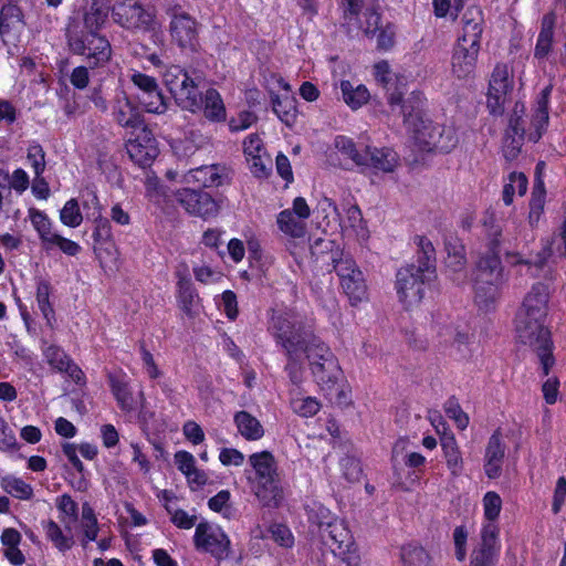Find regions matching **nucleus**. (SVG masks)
Returning a JSON list of instances; mask_svg holds the SVG:
<instances>
[{"mask_svg": "<svg viewBox=\"0 0 566 566\" xmlns=\"http://www.w3.org/2000/svg\"><path fill=\"white\" fill-rule=\"evenodd\" d=\"M418 245V265L410 264L398 270L396 289L400 302L407 306L418 304L423 297V285L436 273V250L424 237H416Z\"/></svg>", "mask_w": 566, "mask_h": 566, "instance_id": "nucleus-1", "label": "nucleus"}, {"mask_svg": "<svg viewBox=\"0 0 566 566\" xmlns=\"http://www.w3.org/2000/svg\"><path fill=\"white\" fill-rule=\"evenodd\" d=\"M252 472H247L251 494L263 507H279L284 499L277 461L270 451L249 455Z\"/></svg>", "mask_w": 566, "mask_h": 566, "instance_id": "nucleus-2", "label": "nucleus"}, {"mask_svg": "<svg viewBox=\"0 0 566 566\" xmlns=\"http://www.w3.org/2000/svg\"><path fill=\"white\" fill-rule=\"evenodd\" d=\"M65 36L70 51L73 54L85 56L90 67H98L109 61L111 44L98 32L83 29L78 22H69Z\"/></svg>", "mask_w": 566, "mask_h": 566, "instance_id": "nucleus-3", "label": "nucleus"}, {"mask_svg": "<svg viewBox=\"0 0 566 566\" xmlns=\"http://www.w3.org/2000/svg\"><path fill=\"white\" fill-rule=\"evenodd\" d=\"M518 342L530 347L538 356L545 375L554 364L551 333L544 325V318L518 313L515 319Z\"/></svg>", "mask_w": 566, "mask_h": 566, "instance_id": "nucleus-4", "label": "nucleus"}, {"mask_svg": "<svg viewBox=\"0 0 566 566\" xmlns=\"http://www.w3.org/2000/svg\"><path fill=\"white\" fill-rule=\"evenodd\" d=\"M342 156L339 164L347 166L352 161L358 166H370L385 172L394 171L398 164L397 154L388 146L377 147L369 144H336Z\"/></svg>", "mask_w": 566, "mask_h": 566, "instance_id": "nucleus-5", "label": "nucleus"}, {"mask_svg": "<svg viewBox=\"0 0 566 566\" xmlns=\"http://www.w3.org/2000/svg\"><path fill=\"white\" fill-rule=\"evenodd\" d=\"M409 441L406 438L398 439L391 450V464L396 482L408 491L420 480V469L426 463V458L408 450Z\"/></svg>", "mask_w": 566, "mask_h": 566, "instance_id": "nucleus-6", "label": "nucleus"}, {"mask_svg": "<svg viewBox=\"0 0 566 566\" xmlns=\"http://www.w3.org/2000/svg\"><path fill=\"white\" fill-rule=\"evenodd\" d=\"M164 82L181 108L196 112L201 107L202 97L198 86L184 69L171 65L164 74Z\"/></svg>", "mask_w": 566, "mask_h": 566, "instance_id": "nucleus-7", "label": "nucleus"}, {"mask_svg": "<svg viewBox=\"0 0 566 566\" xmlns=\"http://www.w3.org/2000/svg\"><path fill=\"white\" fill-rule=\"evenodd\" d=\"M112 17L117 24L130 31H154L158 24L155 13L138 0L117 1Z\"/></svg>", "mask_w": 566, "mask_h": 566, "instance_id": "nucleus-8", "label": "nucleus"}, {"mask_svg": "<svg viewBox=\"0 0 566 566\" xmlns=\"http://www.w3.org/2000/svg\"><path fill=\"white\" fill-rule=\"evenodd\" d=\"M175 198L188 214L203 220L217 217L220 210L213 197L202 190L181 188L175 192Z\"/></svg>", "mask_w": 566, "mask_h": 566, "instance_id": "nucleus-9", "label": "nucleus"}, {"mask_svg": "<svg viewBox=\"0 0 566 566\" xmlns=\"http://www.w3.org/2000/svg\"><path fill=\"white\" fill-rule=\"evenodd\" d=\"M200 24L189 13L175 10L171 14L169 32L172 41L184 51L197 52Z\"/></svg>", "mask_w": 566, "mask_h": 566, "instance_id": "nucleus-10", "label": "nucleus"}, {"mask_svg": "<svg viewBox=\"0 0 566 566\" xmlns=\"http://www.w3.org/2000/svg\"><path fill=\"white\" fill-rule=\"evenodd\" d=\"M193 542L198 549H203L218 559H224L229 556V537L221 528L213 527L208 522L197 524Z\"/></svg>", "mask_w": 566, "mask_h": 566, "instance_id": "nucleus-11", "label": "nucleus"}, {"mask_svg": "<svg viewBox=\"0 0 566 566\" xmlns=\"http://www.w3.org/2000/svg\"><path fill=\"white\" fill-rule=\"evenodd\" d=\"M513 88V76L506 64H497L490 78L488 93V108L494 115L504 112L507 95Z\"/></svg>", "mask_w": 566, "mask_h": 566, "instance_id": "nucleus-12", "label": "nucleus"}, {"mask_svg": "<svg viewBox=\"0 0 566 566\" xmlns=\"http://www.w3.org/2000/svg\"><path fill=\"white\" fill-rule=\"evenodd\" d=\"M501 229L495 227L490 232L493 237L491 241V251L481 256L476 262V271L474 281L480 283H503V268L501 260L497 256L495 249L500 244L499 238L501 237Z\"/></svg>", "mask_w": 566, "mask_h": 566, "instance_id": "nucleus-13", "label": "nucleus"}, {"mask_svg": "<svg viewBox=\"0 0 566 566\" xmlns=\"http://www.w3.org/2000/svg\"><path fill=\"white\" fill-rule=\"evenodd\" d=\"M230 179V170L222 165H202L188 170L181 176L180 182L198 185L202 188L220 187Z\"/></svg>", "mask_w": 566, "mask_h": 566, "instance_id": "nucleus-14", "label": "nucleus"}, {"mask_svg": "<svg viewBox=\"0 0 566 566\" xmlns=\"http://www.w3.org/2000/svg\"><path fill=\"white\" fill-rule=\"evenodd\" d=\"M271 328L291 359L293 358V355L298 352V346L302 344V337L308 333L303 331L301 327L296 328L294 323L281 314L272 317Z\"/></svg>", "mask_w": 566, "mask_h": 566, "instance_id": "nucleus-15", "label": "nucleus"}, {"mask_svg": "<svg viewBox=\"0 0 566 566\" xmlns=\"http://www.w3.org/2000/svg\"><path fill=\"white\" fill-rule=\"evenodd\" d=\"M115 120L124 126L140 130L142 134L136 136L134 142L142 139L143 142H151L155 137L153 132L145 125L140 113L128 99L118 102L114 111Z\"/></svg>", "mask_w": 566, "mask_h": 566, "instance_id": "nucleus-16", "label": "nucleus"}, {"mask_svg": "<svg viewBox=\"0 0 566 566\" xmlns=\"http://www.w3.org/2000/svg\"><path fill=\"white\" fill-rule=\"evenodd\" d=\"M479 51L480 46L457 42L451 59L452 74L459 80L473 76Z\"/></svg>", "mask_w": 566, "mask_h": 566, "instance_id": "nucleus-17", "label": "nucleus"}, {"mask_svg": "<svg viewBox=\"0 0 566 566\" xmlns=\"http://www.w3.org/2000/svg\"><path fill=\"white\" fill-rule=\"evenodd\" d=\"M44 357L52 368L66 374L76 384H84L85 375L83 370L62 348L54 345L49 346L44 350Z\"/></svg>", "mask_w": 566, "mask_h": 566, "instance_id": "nucleus-18", "label": "nucleus"}, {"mask_svg": "<svg viewBox=\"0 0 566 566\" xmlns=\"http://www.w3.org/2000/svg\"><path fill=\"white\" fill-rule=\"evenodd\" d=\"M505 457V446L502 442L500 430L494 431L485 449V474L490 479H496L502 471Z\"/></svg>", "mask_w": 566, "mask_h": 566, "instance_id": "nucleus-19", "label": "nucleus"}, {"mask_svg": "<svg viewBox=\"0 0 566 566\" xmlns=\"http://www.w3.org/2000/svg\"><path fill=\"white\" fill-rule=\"evenodd\" d=\"M244 155L249 164L250 171L259 179L268 178L272 172V158L266 153L262 144H248L244 148Z\"/></svg>", "mask_w": 566, "mask_h": 566, "instance_id": "nucleus-20", "label": "nucleus"}, {"mask_svg": "<svg viewBox=\"0 0 566 566\" xmlns=\"http://www.w3.org/2000/svg\"><path fill=\"white\" fill-rule=\"evenodd\" d=\"M548 287L545 284H534L524 298L518 313L545 318L548 303Z\"/></svg>", "mask_w": 566, "mask_h": 566, "instance_id": "nucleus-21", "label": "nucleus"}, {"mask_svg": "<svg viewBox=\"0 0 566 566\" xmlns=\"http://www.w3.org/2000/svg\"><path fill=\"white\" fill-rule=\"evenodd\" d=\"M300 353H305L306 358L311 364V369L316 365L326 363L327 359L335 358V355L331 352L329 347L311 333H307L302 337V344L298 346V354Z\"/></svg>", "mask_w": 566, "mask_h": 566, "instance_id": "nucleus-22", "label": "nucleus"}, {"mask_svg": "<svg viewBox=\"0 0 566 566\" xmlns=\"http://www.w3.org/2000/svg\"><path fill=\"white\" fill-rule=\"evenodd\" d=\"M322 536L333 549H338L340 554L348 552L354 543L353 536L347 526L339 521L328 523L322 530Z\"/></svg>", "mask_w": 566, "mask_h": 566, "instance_id": "nucleus-23", "label": "nucleus"}, {"mask_svg": "<svg viewBox=\"0 0 566 566\" xmlns=\"http://www.w3.org/2000/svg\"><path fill=\"white\" fill-rule=\"evenodd\" d=\"M482 14L476 8H470L463 15V33L458 42L480 46L482 34Z\"/></svg>", "mask_w": 566, "mask_h": 566, "instance_id": "nucleus-24", "label": "nucleus"}, {"mask_svg": "<svg viewBox=\"0 0 566 566\" xmlns=\"http://www.w3.org/2000/svg\"><path fill=\"white\" fill-rule=\"evenodd\" d=\"M108 15V7L103 0H92L88 10L85 11L83 18L73 17L69 22H78L83 29L98 32L105 23Z\"/></svg>", "mask_w": 566, "mask_h": 566, "instance_id": "nucleus-25", "label": "nucleus"}, {"mask_svg": "<svg viewBox=\"0 0 566 566\" xmlns=\"http://www.w3.org/2000/svg\"><path fill=\"white\" fill-rule=\"evenodd\" d=\"M312 374L315 377L317 384L321 386L324 391H332L342 375L340 367L338 365L337 358L327 359L326 363L322 365H316L312 369Z\"/></svg>", "mask_w": 566, "mask_h": 566, "instance_id": "nucleus-26", "label": "nucleus"}, {"mask_svg": "<svg viewBox=\"0 0 566 566\" xmlns=\"http://www.w3.org/2000/svg\"><path fill=\"white\" fill-rule=\"evenodd\" d=\"M555 22L556 15L553 12L545 14L542 19L541 31L534 50V56L538 60L545 59L552 51Z\"/></svg>", "mask_w": 566, "mask_h": 566, "instance_id": "nucleus-27", "label": "nucleus"}, {"mask_svg": "<svg viewBox=\"0 0 566 566\" xmlns=\"http://www.w3.org/2000/svg\"><path fill=\"white\" fill-rule=\"evenodd\" d=\"M234 423L240 434L247 440L255 441L264 436L261 422L248 411L237 412Z\"/></svg>", "mask_w": 566, "mask_h": 566, "instance_id": "nucleus-28", "label": "nucleus"}, {"mask_svg": "<svg viewBox=\"0 0 566 566\" xmlns=\"http://www.w3.org/2000/svg\"><path fill=\"white\" fill-rule=\"evenodd\" d=\"M130 160L142 168L153 165L159 155L156 144H125Z\"/></svg>", "mask_w": 566, "mask_h": 566, "instance_id": "nucleus-29", "label": "nucleus"}, {"mask_svg": "<svg viewBox=\"0 0 566 566\" xmlns=\"http://www.w3.org/2000/svg\"><path fill=\"white\" fill-rule=\"evenodd\" d=\"M273 111L277 117L287 126L294 125L297 118L296 99L289 95L272 96Z\"/></svg>", "mask_w": 566, "mask_h": 566, "instance_id": "nucleus-30", "label": "nucleus"}, {"mask_svg": "<svg viewBox=\"0 0 566 566\" xmlns=\"http://www.w3.org/2000/svg\"><path fill=\"white\" fill-rule=\"evenodd\" d=\"M441 447L448 468L453 475H458L463 468V460L454 436L444 433L441 437Z\"/></svg>", "mask_w": 566, "mask_h": 566, "instance_id": "nucleus-31", "label": "nucleus"}, {"mask_svg": "<svg viewBox=\"0 0 566 566\" xmlns=\"http://www.w3.org/2000/svg\"><path fill=\"white\" fill-rule=\"evenodd\" d=\"M340 286L348 296L352 305L367 300V286L361 271L356 272L352 277H345V280L340 282Z\"/></svg>", "mask_w": 566, "mask_h": 566, "instance_id": "nucleus-32", "label": "nucleus"}, {"mask_svg": "<svg viewBox=\"0 0 566 566\" xmlns=\"http://www.w3.org/2000/svg\"><path fill=\"white\" fill-rule=\"evenodd\" d=\"M42 524L46 538L54 545L56 549L60 552H66L73 547V536L71 534L64 533L56 522L49 520L44 521Z\"/></svg>", "mask_w": 566, "mask_h": 566, "instance_id": "nucleus-33", "label": "nucleus"}, {"mask_svg": "<svg viewBox=\"0 0 566 566\" xmlns=\"http://www.w3.org/2000/svg\"><path fill=\"white\" fill-rule=\"evenodd\" d=\"M276 222L279 229L292 238H301L305 234V221L293 214L290 209L281 211Z\"/></svg>", "mask_w": 566, "mask_h": 566, "instance_id": "nucleus-34", "label": "nucleus"}, {"mask_svg": "<svg viewBox=\"0 0 566 566\" xmlns=\"http://www.w3.org/2000/svg\"><path fill=\"white\" fill-rule=\"evenodd\" d=\"M109 386L113 395L116 398L117 403L122 410L132 411L135 409V400L129 389L128 384L116 376L111 375L108 377Z\"/></svg>", "mask_w": 566, "mask_h": 566, "instance_id": "nucleus-35", "label": "nucleus"}, {"mask_svg": "<svg viewBox=\"0 0 566 566\" xmlns=\"http://www.w3.org/2000/svg\"><path fill=\"white\" fill-rule=\"evenodd\" d=\"M552 92V85H547L537 99L536 112L533 116V126L535 127V137L541 138L542 133L548 124V99Z\"/></svg>", "mask_w": 566, "mask_h": 566, "instance_id": "nucleus-36", "label": "nucleus"}, {"mask_svg": "<svg viewBox=\"0 0 566 566\" xmlns=\"http://www.w3.org/2000/svg\"><path fill=\"white\" fill-rule=\"evenodd\" d=\"M549 256V252L546 249H543L541 252L536 254L535 258L524 259L520 253H507L506 259L511 265H525L527 268V273L531 276H537L539 270L546 263L547 258Z\"/></svg>", "mask_w": 566, "mask_h": 566, "instance_id": "nucleus-37", "label": "nucleus"}, {"mask_svg": "<svg viewBox=\"0 0 566 566\" xmlns=\"http://www.w3.org/2000/svg\"><path fill=\"white\" fill-rule=\"evenodd\" d=\"M340 90L344 102L353 109H357L366 104L370 97L366 86L357 85L355 87L349 81H342Z\"/></svg>", "mask_w": 566, "mask_h": 566, "instance_id": "nucleus-38", "label": "nucleus"}, {"mask_svg": "<svg viewBox=\"0 0 566 566\" xmlns=\"http://www.w3.org/2000/svg\"><path fill=\"white\" fill-rule=\"evenodd\" d=\"M146 197L156 206L164 208L169 200L168 188L154 174H147L145 179Z\"/></svg>", "mask_w": 566, "mask_h": 566, "instance_id": "nucleus-39", "label": "nucleus"}, {"mask_svg": "<svg viewBox=\"0 0 566 566\" xmlns=\"http://www.w3.org/2000/svg\"><path fill=\"white\" fill-rule=\"evenodd\" d=\"M29 218L41 239L42 248H44V245L50 242L51 238L56 234V232L52 230V222L44 212L35 208L29 209Z\"/></svg>", "mask_w": 566, "mask_h": 566, "instance_id": "nucleus-40", "label": "nucleus"}, {"mask_svg": "<svg viewBox=\"0 0 566 566\" xmlns=\"http://www.w3.org/2000/svg\"><path fill=\"white\" fill-rule=\"evenodd\" d=\"M545 205V188L542 179H537L536 184H534V188L532 191V198L530 201V213H528V222L531 227H535L544 211Z\"/></svg>", "mask_w": 566, "mask_h": 566, "instance_id": "nucleus-41", "label": "nucleus"}, {"mask_svg": "<svg viewBox=\"0 0 566 566\" xmlns=\"http://www.w3.org/2000/svg\"><path fill=\"white\" fill-rule=\"evenodd\" d=\"M56 507L61 512V522L66 531H71L72 524L77 521V503L69 494H63L56 499Z\"/></svg>", "mask_w": 566, "mask_h": 566, "instance_id": "nucleus-42", "label": "nucleus"}, {"mask_svg": "<svg viewBox=\"0 0 566 566\" xmlns=\"http://www.w3.org/2000/svg\"><path fill=\"white\" fill-rule=\"evenodd\" d=\"M197 301V294L189 280H180L178 282V303L181 311L188 315H195V305Z\"/></svg>", "mask_w": 566, "mask_h": 566, "instance_id": "nucleus-43", "label": "nucleus"}, {"mask_svg": "<svg viewBox=\"0 0 566 566\" xmlns=\"http://www.w3.org/2000/svg\"><path fill=\"white\" fill-rule=\"evenodd\" d=\"M312 254L323 263L331 261L332 256L338 258L343 252L338 249L333 240L326 238H317L311 244Z\"/></svg>", "mask_w": 566, "mask_h": 566, "instance_id": "nucleus-44", "label": "nucleus"}, {"mask_svg": "<svg viewBox=\"0 0 566 566\" xmlns=\"http://www.w3.org/2000/svg\"><path fill=\"white\" fill-rule=\"evenodd\" d=\"M82 528L84 533L82 545L86 547L88 542H93L97 538L99 531L94 510L88 503H84L82 506Z\"/></svg>", "mask_w": 566, "mask_h": 566, "instance_id": "nucleus-45", "label": "nucleus"}, {"mask_svg": "<svg viewBox=\"0 0 566 566\" xmlns=\"http://www.w3.org/2000/svg\"><path fill=\"white\" fill-rule=\"evenodd\" d=\"M203 113L207 118L212 120H221L226 117V109L220 94L213 88L206 92Z\"/></svg>", "mask_w": 566, "mask_h": 566, "instance_id": "nucleus-46", "label": "nucleus"}, {"mask_svg": "<svg viewBox=\"0 0 566 566\" xmlns=\"http://www.w3.org/2000/svg\"><path fill=\"white\" fill-rule=\"evenodd\" d=\"M502 283H480L475 281V302L480 307L488 310L499 297V286Z\"/></svg>", "mask_w": 566, "mask_h": 566, "instance_id": "nucleus-47", "label": "nucleus"}, {"mask_svg": "<svg viewBox=\"0 0 566 566\" xmlns=\"http://www.w3.org/2000/svg\"><path fill=\"white\" fill-rule=\"evenodd\" d=\"M1 486L7 493L20 500H30L33 496L32 486L14 476L2 478Z\"/></svg>", "mask_w": 566, "mask_h": 566, "instance_id": "nucleus-48", "label": "nucleus"}, {"mask_svg": "<svg viewBox=\"0 0 566 566\" xmlns=\"http://www.w3.org/2000/svg\"><path fill=\"white\" fill-rule=\"evenodd\" d=\"M405 116V127L412 134V138L416 142H426L428 137H431V135L428 134L429 126L419 113H409Z\"/></svg>", "mask_w": 566, "mask_h": 566, "instance_id": "nucleus-49", "label": "nucleus"}, {"mask_svg": "<svg viewBox=\"0 0 566 566\" xmlns=\"http://www.w3.org/2000/svg\"><path fill=\"white\" fill-rule=\"evenodd\" d=\"M401 558L403 566H430L428 553L419 546L408 545L402 548Z\"/></svg>", "mask_w": 566, "mask_h": 566, "instance_id": "nucleus-50", "label": "nucleus"}, {"mask_svg": "<svg viewBox=\"0 0 566 566\" xmlns=\"http://www.w3.org/2000/svg\"><path fill=\"white\" fill-rule=\"evenodd\" d=\"M138 99L148 113L163 114L167 109L164 95L158 85L155 93L140 94Z\"/></svg>", "mask_w": 566, "mask_h": 566, "instance_id": "nucleus-51", "label": "nucleus"}, {"mask_svg": "<svg viewBox=\"0 0 566 566\" xmlns=\"http://www.w3.org/2000/svg\"><path fill=\"white\" fill-rule=\"evenodd\" d=\"M60 219L63 224L71 228H76L82 223L83 217L76 199H70L66 201L60 211Z\"/></svg>", "mask_w": 566, "mask_h": 566, "instance_id": "nucleus-52", "label": "nucleus"}, {"mask_svg": "<svg viewBox=\"0 0 566 566\" xmlns=\"http://www.w3.org/2000/svg\"><path fill=\"white\" fill-rule=\"evenodd\" d=\"M365 6V0H342L340 8L345 24L350 29L356 27L358 17Z\"/></svg>", "mask_w": 566, "mask_h": 566, "instance_id": "nucleus-53", "label": "nucleus"}, {"mask_svg": "<svg viewBox=\"0 0 566 566\" xmlns=\"http://www.w3.org/2000/svg\"><path fill=\"white\" fill-rule=\"evenodd\" d=\"M332 263L335 272L339 276L340 282H343L345 277H352L356 274V272H360L356 265V262L349 255H345L344 253L338 258H334L333 255Z\"/></svg>", "mask_w": 566, "mask_h": 566, "instance_id": "nucleus-54", "label": "nucleus"}, {"mask_svg": "<svg viewBox=\"0 0 566 566\" xmlns=\"http://www.w3.org/2000/svg\"><path fill=\"white\" fill-rule=\"evenodd\" d=\"M230 499V492L228 490H222L208 501V506L214 512L222 513L224 517L231 518L233 516V509L231 506Z\"/></svg>", "mask_w": 566, "mask_h": 566, "instance_id": "nucleus-55", "label": "nucleus"}, {"mask_svg": "<svg viewBox=\"0 0 566 566\" xmlns=\"http://www.w3.org/2000/svg\"><path fill=\"white\" fill-rule=\"evenodd\" d=\"M53 248H59L63 253L71 256L76 255L81 251V247L78 243L70 239H66L60 235L59 233L53 235L50 242H48L43 249L49 251L52 250Z\"/></svg>", "mask_w": 566, "mask_h": 566, "instance_id": "nucleus-56", "label": "nucleus"}, {"mask_svg": "<svg viewBox=\"0 0 566 566\" xmlns=\"http://www.w3.org/2000/svg\"><path fill=\"white\" fill-rule=\"evenodd\" d=\"M484 516L488 521L494 522L501 512L502 500L496 492H488L483 497Z\"/></svg>", "mask_w": 566, "mask_h": 566, "instance_id": "nucleus-57", "label": "nucleus"}, {"mask_svg": "<svg viewBox=\"0 0 566 566\" xmlns=\"http://www.w3.org/2000/svg\"><path fill=\"white\" fill-rule=\"evenodd\" d=\"M22 12L19 7L14 4H6L0 11V34L9 31L13 22L21 20Z\"/></svg>", "mask_w": 566, "mask_h": 566, "instance_id": "nucleus-58", "label": "nucleus"}, {"mask_svg": "<svg viewBox=\"0 0 566 566\" xmlns=\"http://www.w3.org/2000/svg\"><path fill=\"white\" fill-rule=\"evenodd\" d=\"M51 286L46 281H40L36 286V302L44 317L49 319L53 315V308L50 303Z\"/></svg>", "mask_w": 566, "mask_h": 566, "instance_id": "nucleus-59", "label": "nucleus"}, {"mask_svg": "<svg viewBox=\"0 0 566 566\" xmlns=\"http://www.w3.org/2000/svg\"><path fill=\"white\" fill-rule=\"evenodd\" d=\"M292 407L294 411L302 417H313L319 411L321 405L315 398L306 397L294 399Z\"/></svg>", "mask_w": 566, "mask_h": 566, "instance_id": "nucleus-60", "label": "nucleus"}, {"mask_svg": "<svg viewBox=\"0 0 566 566\" xmlns=\"http://www.w3.org/2000/svg\"><path fill=\"white\" fill-rule=\"evenodd\" d=\"M0 450L12 452L18 450V442L14 432L0 416Z\"/></svg>", "mask_w": 566, "mask_h": 566, "instance_id": "nucleus-61", "label": "nucleus"}, {"mask_svg": "<svg viewBox=\"0 0 566 566\" xmlns=\"http://www.w3.org/2000/svg\"><path fill=\"white\" fill-rule=\"evenodd\" d=\"M167 512L171 515V522L179 528L190 530L196 525L197 516L189 515L181 509L172 510L169 505H166Z\"/></svg>", "mask_w": 566, "mask_h": 566, "instance_id": "nucleus-62", "label": "nucleus"}, {"mask_svg": "<svg viewBox=\"0 0 566 566\" xmlns=\"http://www.w3.org/2000/svg\"><path fill=\"white\" fill-rule=\"evenodd\" d=\"M497 535H499L497 526L493 522L489 521V523L485 524L482 528V532H481L482 542H481V545L479 548L496 552L495 546H496Z\"/></svg>", "mask_w": 566, "mask_h": 566, "instance_id": "nucleus-63", "label": "nucleus"}, {"mask_svg": "<svg viewBox=\"0 0 566 566\" xmlns=\"http://www.w3.org/2000/svg\"><path fill=\"white\" fill-rule=\"evenodd\" d=\"M343 224L355 232H358V230L364 228L363 213L358 206L353 205L345 209V219L343 220Z\"/></svg>", "mask_w": 566, "mask_h": 566, "instance_id": "nucleus-64", "label": "nucleus"}]
</instances>
